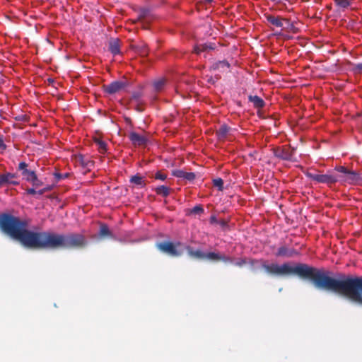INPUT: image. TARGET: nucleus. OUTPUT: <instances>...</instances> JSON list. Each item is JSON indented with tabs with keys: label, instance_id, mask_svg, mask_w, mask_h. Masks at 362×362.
<instances>
[{
	"label": "nucleus",
	"instance_id": "obj_1",
	"mask_svg": "<svg viewBox=\"0 0 362 362\" xmlns=\"http://www.w3.org/2000/svg\"><path fill=\"white\" fill-rule=\"evenodd\" d=\"M262 268L272 275L296 274L301 279L311 280L318 290H323L345 297L351 302L362 306V276L337 273L336 278L332 272L317 269L307 264L298 263L291 267L288 263L267 264Z\"/></svg>",
	"mask_w": 362,
	"mask_h": 362
},
{
	"label": "nucleus",
	"instance_id": "obj_2",
	"mask_svg": "<svg viewBox=\"0 0 362 362\" xmlns=\"http://www.w3.org/2000/svg\"><path fill=\"white\" fill-rule=\"evenodd\" d=\"M28 223L8 213L0 214V230L25 247L33 249H81L87 245L86 237L81 233L67 234L49 230H28Z\"/></svg>",
	"mask_w": 362,
	"mask_h": 362
},
{
	"label": "nucleus",
	"instance_id": "obj_3",
	"mask_svg": "<svg viewBox=\"0 0 362 362\" xmlns=\"http://www.w3.org/2000/svg\"><path fill=\"white\" fill-rule=\"evenodd\" d=\"M336 173L337 182L342 184L360 185L362 183V177L356 171L350 170L344 166H336L334 169Z\"/></svg>",
	"mask_w": 362,
	"mask_h": 362
},
{
	"label": "nucleus",
	"instance_id": "obj_4",
	"mask_svg": "<svg viewBox=\"0 0 362 362\" xmlns=\"http://www.w3.org/2000/svg\"><path fill=\"white\" fill-rule=\"evenodd\" d=\"M305 175L310 180L317 183L331 185L337 182L336 173L334 170L328 171L326 174H321L317 170H308L305 173Z\"/></svg>",
	"mask_w": 362,
	"mask_h": 362
},
{
	"label": "nucleus",
	"instance_id": "obj_5",
	"mask_svg": "<svg viewBox=\"0 0 362 362\" xmlns=\"http://www.w3.org/2000/svg\"><path fill=\"white\" fill-rule=\"evenodd\" d=\"M180 245H181L180 242L173 243L170 241H163L156 243V247L158 250L171 257H180L182 255V252L177 249V247Z\"/></svg>",
	"mask_w": 362,
	"mask_h": 362
},
{
	"label": "nucleus",
	"instance_id": "obj_6",
	"mask_svg": "<svg viewBox=\"0 0 362 362\" xmlns=\"http://www.w3.org/2000/svg\"><path fill=\"white\" fill-rule=\"evenodd\" d=\"M295 151L296 149L294 148L284 146L274 149V155L275 157L281 160L294 162L296 161V159L294 158Z\"/></svg>",
	"mask_w": 362,
	"mask_h": 362
},
{
	"label": "nucleus",
	"instance_id": "obj_7",
	"mask_svg": "<svg viewBox=\"0 0 362 362\" xmlns=\"http://www.w3.org/2000/svg\"><path fill=\"white\" fill-rule=\"evenodd\" d=\"M126 86L127 83L124 81H115L110 84L103 86V89L108 94H115L123 89Z\"/></svg>",
	"mask_w": 362,
	"mask_h": 362
},
{
	"label": "nucleus",
	"instance_id": "obj_8",
	"mask_svg": "<svg viewBox=\"0 0 362 362\" xmlns=\"http://www.w3.org/2000/svg\"><path fill=\"white\" fill-rule=\"evenodd\" d=\"M205 259H208L212 261H222L225 263H233V258L230 256L225 255L223 254L216 253L214 252L205 253Z\"/></svg>",
	"mask_w": 362,
	"mask_h": 362
},
{
	"label": "nucleus",
	"instance_id": "obj_9",
	"mask_svg": "<svg viewBox=\"0 0 362 362\" xmlns=\"http://www.w3.org/2000/svg\"><path fill=\"white\" fill-rule=\"evenodd\" d=\"M129 139L135 146H145L148 141L145 135L139 134L135 132L129 133Z\"/></svg>",
	"mask_w": 362,
	"mask_h": 362
},
{
	"label": "nucleus",
	"instance_id": "obj_10",
	"mask_svg": "<svg viewBox=\"0 0 362 362\" xmlns=\"http://www.w3.org/2000/svg\"><path fill=\"white\" fill-rule=\"evenodd\" d=\"M16 177L17 175L15 173H6L0 174V187L6 185H18L19 182L13 180Z\"/></svg>",
	"mask_w": 362,
	"mask_h": 362
},
{
	"label": "nucleus",
	"instance_id": "obj_11",
	"mask_svg": "<svg viewBox=\"0 0 362 362\" xmlns=\"http://www.w3.org/2000/svg\"><path fill=\"white\" fill-rule=\"evenodd\" d=\"M298 252L293 248H288L286 246H281L276 252V257H292L298 255Z\"/></svg>",
	"mask_w": 362,
	"mask_h": 362
},
{
	"label": "nucleus",
	"instance_id": "obj_12",
	"mask_svg": "<svg viewBox=\"0 0 362 362\" xmlns=\"http://www.w3.org/2000/svg\"><path fill=\"white\" fill-rule=\"evenodd\" d=\"M18 170L21 171L23 179L27 182H29L30 180L36 175L34 170L28 169V164L25 162H21L18 164Z\"/></svg>",
	"mask_w": 362,
	"mask_h": 362
},
{
	"label": "nucleus",
	"instance_id": "obj_13",
	"mask_svg": "<svg viewBox=\"0 0 362 362\" xmlns=\"http://www.w3.org/2000/svg\"><path fill=\"white\" fill-rule=\"evenodd\" d=\"M76 163L77 164L81 165L83 168L90 170V168L93 166L94 163L89 158H86L82 154H79L76 156Z\"/></svg>",
	"mask_w": 362,
	"mask_h": 362
},
{
	"label": "nucleus",
	"instance_id": "obj_14",
	"mask_svg": "<svg viewBox=\"0 0 362 362\" xmlns=\"http://www.w3.org/2000/svg\"><path fill=\"white\" fill-rule=\"evenodd\" d=\"M173 175L176 177L183 178L188 181H192L196 177V175L194 173H188L182 170H175L173 172Z\"/></svg>",
	"mask_w": 362,
	"mask_h": 362
},
{
	"label": "nucleus",
	"instance_id": "obj_15",
	"mask_svg": "<svg viewBox=\"0 0 362 362\" xmlns=\"http://www.w3.org/2000/svg\"><path fill=\"white\" fill-rule=\"evenodd\" d=\"M230 68V64L226 60L218 61L212 64L211 69L218 71L220 72H226Z\"/></svg>",
	"mask_w": 362,
	"mask_h": 362
},
{
	"label": "nucleus",
	"instance_id": "obj_16",
	"mask_svg": "<svg viewBox=\"0 0 362 362\" xmlns=\"http://www.w3.org/2000/svg\"><path fill=\"white\" fill-rule=\"evenodd\" d=\"M265 18L269 23H270L272 25H273L276 27H278V28L283 27V25H284L283 21H284L288 22L287 19L282 18L279 16H272V15H265Z\"/></svg>",
	"mask_w": 362,
	"mask_h": 362
},
{
	"label": "nucleus",
	"instance_id": "obj_17",
	"mask_svg": "<svg viewBox=\"0 0 362 362\" xmlns=\"http://www.w3.org/2000/svg\"><path fill=\"white\" fill-rule=\"evenodd\" d=\"M215 49V44L212 42H208L204 44H199L194 47V51L196 54H200L202 52H206L208 50H213Z\"/></svg>",
	"mask_w": 362,
	"mask_h": 362
},
{
	"label": "nucleus",
	"instance_id": "obj_18",
	"mask_svg": "<svg viewBox=\"0 0 362 362\" xmlns=\"http://www.w3.org/2000/svg\"><path fill=\"white\" fill-rule=\"evenodd\" d=\"M109 50L113 55H117L120 53V45L119 39L115 38L110 40Z\"/></svg>",
	"mask_w": 362,
	"mask_h": 362
},
{
	"label": "nucleus",
	"instance_id": "obj_19",
	"mask_svg": "<svg viewBox=\"0 0 362 362\" xmlns=\"http://www.w3.org/2000/svg\"><path fill=\"white\" fill-rule=\"evenodd\" d=\"M231 128L226 124H222L216 131V134L219 140H223L226 138L227 135L230 133Z\"/></svg>",
	"mask_w": 362,
	"mask_h": 362
},
{
	"label": "nucleus",
	"instance_id": "obj_20",
	"mask_svg": "<svg viewBox=\"0 0 362 362\" xmlns=\"http://www.w3.org/2000/svg\"><path fill=\"white\" fill-rule=\"evenodd\" d=\"M186 250L188 255L192 258L199 259H205V253L202 252L200 250H194V249L190 246H187Z\"/></svg>",
	"mask_w": 362,
	"mask_h": 362
},
{
	"label": "nucleus",
	"instance_id": "obj_21",
	"mask_svg": "<svg viewBox=\"0 0 362 362\" xmlns=\"http://www.w3.org/2000/svg\"><path fill=\"white\" fill-rule=\"evenodd\" d=\"M248 100L253 103L255 108H262L265 105L264 101L257 95H249Z\"/></svg>",
	"mask_w": 362,
	"mask_h": 362
},
{
	"label": "nucleus",
	"instance_id": "obj_22",
	"mask_svg": "<svg viewBox=\"0 0 362 362\" xmlns=\"http://www.w3.org/2000/svg\"><path fill=\"white\" fill-rule=\"evenodd\" d=\"M129 181L131 183L139 186L140 187H144L146 185L144 177L138 174L132 176Z\"/></svg>",
	"mask_w": 362,
	"mask_h": 362
},
{
	"label": "nucleus",
	"instance_id": "obj_23",
	"mask_svg": "<svg viewBox=\"0 0 362 362\" xmlns=\"http://www.w3.org/2000/svg\"><path fill=\"white\" fill-rule=\"evenodd\" d=\"M135 51L142 57L148 55V50L147 45L144 43H141L134 46Z\"/></svg>",
	"mask_w": 362,
	"mask_h": 362
},
{
	"label": "nucleus",
	"instance_id": "obj_24",
	"mask_svg": "<svg viewBox=\"0 0 362 362\" xmlns=\"http://www.w3.org/2000/svg\"><path fill=\"white\" fill-rule=\"evenodd\" d=\"M155 192L158 195L167 197L170 194V188L165 185H161L156 187Z\"/></svg>",
	"mask_w": 362,
	"mask_h": 362
},
{
	"label": "nucleus",
	"instance_id": "obj_25",
	"mask_svg": "<svg viewBox=\"0 0 362 362\" xmlns=\"http://www.w3.org/2000/svg\"><path fill=\"white\" fill-rule=\"evenodd\" d=\"M99 235L102 238L112 237V234L106 224H102L100 226Z\"/></svg>",
	"mask_w": 362,
	"mask_h": 362
},
{
	"label": "nucleus",
	"instance_id": "obj_26",
	"mask_svg": "<svg viewBox=\"0 0 362 362\" xmlns=\"http://www.w3.org/2000/svg\"><path fill=\"white\" fill-rule=\"evenodd\" d=\"M165 84V79L160 78L153 82V87L156 91H160Z\"/></svg>",
	"mask_w": 362,
	"mask_h": 362
},
{
	"label": "nucleus",
	"instance_id": "obj_27",
	"mask_svg": "<svg viewBox=\"0 0 362 362\" xmlns=\"http://www.w3.org/2000/svg\"><path fill=\"white\" fill-rule=\"evenodd\" d=\"M95 143L98 145V151L100 153H105L107 151V144L100 139H96Z\"/></svg>",
	"mask_w": 362,
	"mask_h": 362
},
{
	"label": "nucleus",
	"instance_id": "obj_28",
	"mask_svg": "<svg viewBox=\"0 0 362 362\" xmlns=\"http://www.w3.org/2000/svg\"><path fill=\"white\" fill-rule=\"evenodd\" d=\"M28 182H30L35 188H38L43 185V182L38 179L37 175L33 176Z\"/></svg>",
	"mask_w": 362,
	"mask_h": 362
},
{
	"label": "nucleus",
	"instance_id": "obj_29",
	"mask_svg": "<svg viewBox=\"0 0 362 362\" xmlns=\"http://www.w3.org/2000/svg\"><path fill=\"white\" fill-rule=\"evenodd\" d=\"M337 6L341 8H346L351 5L349 0H334Z\"/></svg>",
	"mask_w": 362,
	"mask_h": 362
},
{
	"label": "nucleus",
	"instance_id": "obj_30",
	"mask_svg": "<svg viewBox=\"0 0 362 362\" xmlns=\"http://www.w3.org/2000/svg\"><path fill=\"white\" fill-rule=\"evenodd\" d=\"M213 185L215 187H217L218 190L223 191V180L218 177L213 180Z\"/></svg>",
	"mask_w": 362,
	"mask_h": 362
},
{
	"label": "nucleus",
	"instance_id": "obj_31",
	"mask_svg": "<svg viewBox=\"0 0 362 362\" xmlns=\"http://www.w3.org/2000/svg\"><path fill=\"white\" fill-rule=\"evenodd\" d=\"M204 213V209L201 205H197L194 206L191 211L190 214H201Z\"/></svg>",
	"mask_w": 362,
	"mask_h": 362
},
{
	"label": "nucleus",
	"instance_id": "obj_32",
	"mask_svg": "<svg viewBox=\"0 0 362 362\" xmlns=\"http://www.w3.org/2000/svg\"><path fill=\"white\" fill-rule=\"evenodd\" d=\"M52 187L51 186L47 185L45 187H43L42 189L37 190V194L42 195L44 193L50 191L52 189Z\"/></svg>",
	"mask_w": 362,
	"mask_h": 362
},
{
	"label": "nucleus",
	"instance_id": "obj_33",
	"mask_svg": "<svg viewBox=\"0 0 362 362\" xmlns=\"http://www.w3.org/2000/svg\"><path fill=\"white\" fill-rule=\"evenodd\" d=\"M155 179L165 180L167 178V175L164 173H162L160 171H158L154 176Z\"/></svg>",
	"mask_w": 362,
	"mask_h": 362
},
{
	"label": "nucleus",
	"instance_id": "obj_34",
	"mask_svg": "<svg viewBox=\"0 0 362 362\" xmlns=\"http://www.w3.org/2000/svg\"><path fill=\"white\" fill-rule=\"evenodd\" d=\"M235 265L239 267H243V265L247 264V260L245 258H240L237 262H235Z\"/></svg>",
	"mask_w": 362,
	"mask_h": 362
},
{
	"label": "nucleus",
	"instance_id": "obj_35",
	"mask_svg": "<svg viewBox=\"0 0 362 362\" xmlns=\"http://www.w3.org/2000/svg\"><path fill=\"white\" fill-rule=\"evenodd\" d=\"M54 175L57 181L60 180L62 178L67 177L69 175V174H67V173H66L64 175H62L59 173H55Z\"/></svg>",
	"mask_w": 362,
	"mask_h": 362
},
{
	"label": "nucleus",
	"instance_id": "obj_36",
	"mask_svg": "<svg viewBox=\"0 0 362 362\" xmlns=\"http://www.w3.org/2000/svg\"><path fill=\"white\" fill-rule=\"evenodd\" d=\"M34 187L32 188H28L26 189V193L28 194L35 195L37 194V190L35 189Z\"/></svg>",
	"mask_w": 362,
	"mask_h": 362
},
{
	"label": "nucleus",
	"instance_id": "obj_37",
	"mask_svg": "<svg viewBox=\"0 0 362 362\" xmlns=\"http://www.w3.org/2000/svg\"><path fill=\"white\" fill-rule=\"evenodd\" d=\"M354 70L355 71L358 72V73H361L362 72V63H359V64H356L354 68Z\"/></svg>",
	"mask_w": 362,
	"mask_h": 362
},
{
	"label": "nucleus",
	"instance_id": "obj_38",
	"mask_svg": "<svg viewBox=\"0 0 362 362\" xmlns=\"http://www.w3.org/2000/svg\"><path fill=\"white\" fill-rule=\"evenodd\" d=\"M6 148V145L4 144V139L1 136H0V149L5 150Z\"/></svg>",
	"mask_w": 362,
	"mask_h": 362
},
{
	"label": "nucleus",
	"instance_id": "obj_39",
	"mask_svg": "<svg viewBox=\"0 0 362 362\" xmlns=\"http://www.w3.org/2000/svg\"><path fill=\"white\" fill-rule=\"evenodd\" d=\"M218 221H217L216 216H212L210 218V223H218Z\"/></svg>",
	"mask_w": 362,
	"mask_h": 362
},
{
	"label": "nucleus",
	"instance_id": "obj_40",
	"mask_svg": "<svg viewBox=\"0 0 362 362\" xmlns=\"http://www.w3.org/2000/svg\"><path fill=\"white\" fill-rule=\"evenodd\" d=\"M218 223L220 224V226L222 227H225L227 226V222L225 220L218 221Z\"/></svg>",
	"mask_w": 362,
	"mask_h": 362
},
{
	"label": "nucleus",
	"instance_id": "obj_41",
	"mask_svg": "<svg viewBox=\"0 0 362 362\" xmlns=\"http://www.w3.org/2000/svg\"><path fill=\"white\" fill-rule=\"evenodd\" d=\"M139 97H140V95H139V93H134V94L133 95V98H134V99H136V100H138V99L139 98Z\"/></svg>",
	"mask_w": 362,
	"mask_h": 362
},
{
	"label": "nucleus",
	"instance_id": "obj_42",
	"mask_svg": "<svg viewBox=\"0 0 362 362\" xmlns=\"http://www.w3.org/2000/svg\"><path fill=\"white\" fill-rule=\"evenodd\" d=\"M256 262H257V260H255V259H252V260L250 261L251 264H255V263H256Z\"/></svg>",
	"mask_w": 362,
	"mask_h": 362
},
{
	"label": "nucleus",
	"instance_id": "obj_43",
	"mask_svg": "<svg viewBox=\"0 0 362 362\" xmlns=\"http://www.w3.org/2000/svg\"><path fill=\"white\" fill-rule=\"evenodd\" d=\"M136 110L139 111V112H141L142 111L141 108H140L139 107H136Z\"/></svg>",
	"mask_w": 362,
	"mask_h": 362
}]
</instances>
